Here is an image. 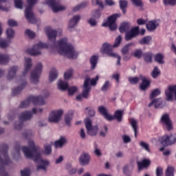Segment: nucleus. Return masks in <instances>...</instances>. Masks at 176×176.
I'll list each match as a JSON object with an SVG mask.
<instances>
[{"label": "nucleus", "instance_id": "32", "mask_svg": "<svg viewBox=\"0 0 176 176\" xmlns=\"http://www.w3.org/2000/svg\"><path fill=\"white\" fill-rule=\"evenodd\" d=\"M159 141L164 146H168V145H170L168 135H164V136L160 138Z\"/></svg>", "mask_w": 176, "mask_h": 176}, {"label": "nucleus", "instance_id": "37", "mask_svg": "<svg viewBox=\"0 0 176 176\" xmlns=\"http://www.w3.org/2000/svg\"><path fill=\"white\" fill-rule=\"evenodd\" d=\"M119 30L121 32H128L130 30V24L129 23H124L120 25Z\"/></svg>", "mask_w": 176, "mask_h": 176}, {"label": "nucleus", "instance_id": "22", "mask_svg": "<svg viewBox=\"0 0 176 176\" xmlns=\"http://www.w3.org/2000/svg\"><path fill=\"white\" fill-rule=\"evenodd\" d=\"M79 20H80V16L79 15H76L70 19L68 24V29L69 31H72V28H74L75 26L78 25Z\"/></svg>", "mask_w": 176, "mask_h": 176}, {"label": "nucleus", "instance_id": "63", "mask_svg": "<svg viewBox=\"0 0 176 176\" xmlns=\"http://www.w3.org/2000/svg\"><path fill=\"white\" fill-rule=\"evenodd\" d=\"M98 112H100V113L103 115V116H104L105 113H107V109H105V107H104V106L99 107L98 109Z\"/></svg>", "mask_w": 176, "mask_h": 176}, {"label": "nucleus", "instance_id": "58", "mask_svg": "<svg viewBox=\"0 0 176 176\" xmlns=\"http://www.w3.org/2000/svg\"><path fill=\"white\" fill-rule=\"evenodd\" d=\"M132 3L137 6L138 8H142V0H131Z\"/></svg>", "mask_w": 176, "mask_h": 176}, {"label": "nucleus", "instance_id": "27", "mask_svg": "<svg viewBox=\"0 0 176 176\" xmlns=\"http://www.w3.org/2000/svg\"><path fill=\"white\" fill-rule=\"evenodd\" d=\"M4 148H5V151H4V153H3V157H4V160H1L0 158V164L1 166H6L8 164H9L10 163V160H9V156H8V155L6 154V151L8 149V146L7 145H4Z\"/></svg>", "mask_w": 176, "mask_h": 176}, {"label": "nucleus", "instance_id": "49", "mask_svg": "<svg viewBox=\"0 0 176 176\" xmlns=\"http://www.w3.org/2000/svg\"><path fill=\"white\" fill-rule=\"evenodd\" d=\"M169 145H173L176 143V134L168 135Z\"/></svg>", "mask_w": 176, "mask_h": 176}, {"label": "nucleus", "instance_id": "14", "mask_svg": "<svg viewBox=\"0 0 176 176\" xmlns=\"http://www.w3.org/2000/svg\"><path fill=\"white\" fill-rule=\"evenodd\" d=\"M43 109H36V108H33L31 111H24L21 113L19 115V120L21 122H24V120H30V119L32 118V116L35 113H38V112H43Z\"/></svg>", "mask_w": 176, "mask_h": 176}, {"label": "nucleus", "instance_id": "38", "mask_svg": "<svg viewBox=\"0 0 176 176\" xmlns=\"http://www.w3.org/2000/svg\"><path fill=\"white\" fill-rule=\"evenodd\" d=\"M123 116V111L118 110L114 113V119H116L118 122H122V118Z\"/></svg>", "mask_w": 176, "mask_h": 176}, {"label": "nucleus", "instance_id": "10", "mask_svg": "<svg viewBox=\"0 0 176 176\" xmlns=\"http://www.w3.org/2000/svg\"><path fill=\"white\" fill-rule=\"evenodd\" d=\"M43 69V65L38 63L35 67V69L31 72L30 81L33 85H36L39 82V77L42 74V69Z\"/></svg>", "mask_w": 176, "mask_h": 176}, {"label": "nucleus", "instance_id": "57", "mask_svg": "<svg viewBox=\"0 0 176 176\" xmlns=\"http://www.w3.org/2000/svg\"><path fill=\"white\" fill-rule=\"evenodd\" d=\"M92 16L96 19H100L101 17V10H95L92 12Z\"/></svg>", "mask_w": 176, "mask_h": 176}, {"label": "nucleus", "instance_id": "45", "mask_svg": "<svg viewBox=\"0 0 176 176\" xmlns=\"http://www.w3.org/2000/svg\"><path fill=\"white\" fill-rule=\"evenodd\" d=\"M44 149V155H50L52 153V144H45Z\"/></svg>", "mask_w": 176, "mask_h": 176}, {"label": "nucleus", "instance_id": "26", "mask_svg": "<svg viewBox=\"0 0 176 176\" xmlns=\"http://www.w3.org/2000/svg\"><path fill=\"white\" fill-rule=\"evenodd\" d=\"M58 77V72L56 68H52L49 74V82H54Z\"/></svg>", "mask_w": 176, "mask_h": 176}, {"label": "nucleus", "instance_id": "11", "mask_svg": "<svg viewBox=\"0 0 176 176\" xmlns=\"http://www.w3.org/2000/svg\"><path fill=\"white\" fill-rule=\"evenodd\" d=\"M44 3L50 8L54 13L63 12L67 9V6L60 5L56 0H45Z\"/></svg>", "mask_w": 176, "mask_h": 176}, {"label": "nucleus", "instance_id": "15", "mask_svg": "<svg viewBox=\"0 0 176 176\" xmlns=\"http://www.w3.org/2000/svg\"><path fill=\"white\" fill-rule=\"evenodd\" d=\"M160 123L164 127L168 130V131H171L173 130V122L171 121V119H170V116L167 113H165L162 116Z\"/></svg>", "mask_w": 176, "mask_h": 176}, {"label": "nucleus", "instance_id": "52", "mask_svg": "<svg viewBox=\"0 0 176 176\" xmlns=\"http://www.w3.org/2000/svg\"><path fill=\"white\" fill-rule=\"evenodd\" d=\"M166 176H174V167L168 166L166 171Z\"/></svg>", "mask_w": 176, "mask_h": 176}, {"label": "nucleus", "instance_id": "24", "mask_svg": "<svg viewBox=\"0 0 176 176\" xmlns=\"http://www.w3.org/2000/svg\"><path fill=\"white\" fill-rule=\"evenodd\" d=\"M1 35H2V26L0 23V36H1ZM9 45H10V40H6V39L0 38L1 49H6V47H8V46H9Z\"/></svg>", "mask_w": 176, "mask_h": 176}, {"label": "nucleus", "instance_id": "25", "mask_svg": "<svg viewBox=\"0 0 176 176\" xmlns=\"http://www.w3.org/2000/svg\"><path fill=\"white\" fill-rule=\"evenodd\" d=\"M130 124L134 131L135 138H137V133L138 132V120H135V118L129 119Z\"/></svg>", "mask_w": 176, "mask_h": 176}, {"label": "nucleus", "instance_id": "61", "mask_svg": "<svg viewBox=\"0 0 176 176\" xmlns=\"http://www.w3.org/2000/svg\"><path fill=\"white\" fill-rule=\"evenodd\" d=\"M122 140L124 144H129V142H131V138L127 135H122Z\"/></svg>", "mask_w": 176, "mask_h": 176}, {"label": "nucleus", "instance_id": "50", "mask_svg": "<svg viewBox=\"0 0 176 176\" xmlns=\"http://www.w3.org/2000/svg\"><path fill=\"white\" fill-rule=\"evenodd\" d=\"M111 87V82L109 81H105L101 87L102 91H108V89Z\"/></svg>", "mask_w": 176, "mask_h": 176}, {"label": "nucleus", "instance_id": "13", "mask_svg": "<svg viewBox=\"0 0 176 176\" xmlns=\"http://www.w3.org/2000/svg\"><path fill=\"white\" fill-rule=\"evenodd\" d=\"M64 111L63 109L54 110L49 114L48 122L50 123H58L61 120Z\"/></svg>", "mask_w": 176, "mask_h": 176}, {"label": "nucleus", "instance_id": "2", "mask_svg": "<svg viewBox=\"0 0 176 176\" xmlns=\"http://www.w3.org/2000/svg\"><path fill=\"white\" fill-rule=\"evenodd\" d=\"M28 144L29 147L23 146L21 148L20 146H16L15 151L19 153L21 149L25 157L32 159L34 162L38 163L40 165L37 166V170H46V166H49V161L42 159L41 148L35 146L33 140H29Z\"/></svg>", "mask_w": 176, "mask_h": 176}, {"label": "nucleus", "instance_id": "36", "mask_svg": "<svg viewBox=\"0 0 176 176\" xmlns=\"http://www.w3.org/2000/svg\"><path fill=\"white\" fill-rule=\"evenodd\" d=\"M74 116L72 113H67L65 116V122L67 126H71V122L72 121V118Z\"/></svg>", "mask_w": 176, "mask_h": 176}, {"label": "nucleus", "instance_id": "43", "mask_svg": "<svg viewBox=\"0 0 176 176\" xmlns=\"http://www.w3.org/2000/svg\"><path fill=\"white\" fill-rule=\"evenodd\" d=\"M6 36H7L8 41H9V39H12V38H14V30H13V29H12V28L7 29Z\"/></svg>", "mask_w": 176, "mask_h": 176}, {"label": "nucleus", "instance_id": "59", "mask_svg": "<svg viewBox=\"0 0 176 176\" xmlns=\"http://www.w3.org/2000/svg\"><path fill=\"white\" fill-rule=\"evenodd\" d=\"M25 34L26 35H28V36H29V38H30L31 39L34 38V37L35 36V32H34L32 30H25Z\"/></svg>", "mask_w": 176, "mask_h": 176}, {"label": "nucleus", "instance_id": "3", "mask_svg": "<svg viewBox=\"0 0 176 176\" xmlns=\"http://www.w3.org/2000/svg\"><path fill=\"white\" fill-rule=\"evenodd\" d=\"M120 42H122V36H118L116 38V41L113 45H111L108 43H104L102 44V47L100 48V52L102 54H107L109 57H113L114 58H117V65H120V56L118 55V54L113 52V47H118L119 45H120Z\"/></svg>", "mask_w": 176, "mask_h": 176}, {"label": "nucleus", "instance_id": "33", "mask_svg": "<svg viewBox=\"0 0 176 176\" xmlns=\"http://www.w3.org/2000/svg\"><path fill=\"white\" fill-rule=\"evenodd\" d=\"M10 60L9 54H0V64H8Z\"/></svg>", "mask_w": 176, "mask_h": 176}, {"label": "nucleus", "instance_id": "29", "mask_svg": "<svg viewBox=\"0 0 176 176\" xmlns=\"http://www.w3.org/2000/svg\"><path fill=\"white\" fill-rule=\"evenodd\" d=\"M67 144V138L65 137L62 136L59 138L58 140L56 141L54 143L55 148H63V146Z\"/></svg>", "mask_w": 176, "mask_h": 176}, {"label": "nucleus", "instance_id": "30", "mask_svg": "<svg viewBox=\"0 0 176 176\" xmlns=\"http://www.w3.org/2000/svg\"><path fill=\"white\" fill-rule=\"evenodd\" d=\"M149 164H151V161L146 159L142 160V162H138V166L139 170H141L142 168H145L146 167L149 166Z\"/></svg>", "mask_w": 176, "mask_h": 176}, {"label": "nucleus", "instance_id": "5", "mask_svg": "<svg viewBox=\"0 0 176 176\" xmlns=\"http://www.w3.org/2000/svg\"><path fill=\"white\" fill-rule=\"evenodd\" d=\"M100 80V76H96L94 78H90L87 77L85 80L82 91L81 94H82L84 98L87 100L90 98V91H91V86H97V82Z\"/></svg>", "mask_w": 176, "mask_h": 176}, {"label": "nucleus", "instance_id": "21", "mask_svg": "<svg viewBox=\"0 0 176 176\" xmlns=\"http://www.w3.org/2000/svg\"><path fill=\"white\" fill-rule=\"evenodd\" d=\"M79 163L81 166H87L90 163V155L87 153H82L80 156Z\"/></svg>", "mask_w": 176, "mask_h": 176}, {"label": "nucleus", "instance_id": "39", "mask_svg": "<svg viewBox=\"0 0 176 176\" xmlns=\"http://www.w3.org/2000/svg\"><path fill=\"white\" fill-rule=\"evenodd\" d=\"M127 1L120 0V8L122 10L124 14H126V8H127Z\"/></svg>", "mask_w": 176, "mask_h": 176}, {"label": "nucleus", "instance_id": "54", "mask_svg": "<svg viewBox=\"0 0 176 176\" xmlns=\"http://www.w3.org/2000/svg\"><path fill=\"white\" fill-rule=\"evenodd\" d=\"M161 91L160 89H155L152 91L151 94V98H155V97H157V96H160Z\"/></svg>", "mask_w": 176, "mask_h": 176}, {"label": "nucleus", "instance_id": "53", "mask_svg": "<svg viewBox=\"0 0 176 176\" xmlns=\"http://www.w3.org/2000/svg\"><path fill=\"white\" fill-rule=\"evenodd\" d=\"M123 173L126 176H131V172L130 171V166L125 165L123 167Z\"/></svg>", "mask_w": 176, "mask_h": 176}, {"label": "nucleus", "instance_id": "34", "mask_svg": "<svg viewBox=\"0 0 176 176\" xmlns=\"http://www.w3.org/2000/svg\"><path fill=\"white\" fill-rule=\"evenodd\" d=\"M154 60L158 64H164V55L163 54H157L154 56Z\"/></svg>", "mask_w": 176, "mask_h": 176}, {"label": "nucleus", "instance_id": "23", "mask_svg": "<svg viewBox=\"0 0 176 176\" xmlns=\"http://www.w3.org/2000/svg\"><path fill=\"white\" fill-rule=\"evenodd\" d=\"M19 71L18 66H12L8 69V74L7 75V79L12 80L14 76H16V72Z\"/></svg>", "mask_w": 176, "mask_h": 176}, {"label": "nucleus", "instance_id": "19", "mask_svg": "<svg viewBox=\"0 0 176 176\" xmlns=\"http://www.w3.org/2000/svg\"><path fill=\"white\" fill-rule=\"evenodd\" d=\"M138 34H140V27L136 26L133 28L131 30L126 32L125 34V39L126 41H131V39H133V38H135Z\"/></svg>", "mask_w": 176, "mask_h": 176}, {"label": "nucleus", "instance_id": "60", "mask_svg": "<svg viewBox=\"0 0 176 176\" xmlns=\"http://www.w3.org/2000/svg\"><path fill=\"white\" fill-rule=\"evenodd\" d=\"M133 43H129L125 45L122 50V54H129V46H132Z\"/></svg>", "mask_w": 176, "mask_h": 176}, {"label": "nucleus", "instance_id": "56", "mask_svg": "<svg viewBox=\"0 0 176 176\" xmlns=\"http://www.w3.org/2000/svg\"><path fill=\"white\" fill-rule=\"evenodd\" d=\"M21 176H30L31 175V170L30 168H25L23 170H21Z\"/></svg>", "mask_w": 176, "mask_h": 176}, {"label": "nucleus", "instance_id": "17", "mask_svg": "<svg viewBox=\"0 0 176 176\" xmlns=\"http://www.w3.org/2000/svg\"><path fill=\"white\" fill-rule=\"evenodd\" d=\"M17 83L19 86L12 89L13 96H17V94H19L21 91H23V90L25 89V86H27V81L23 77L17 78Z\"/></svg>", "mask_w": 176, "mask_h": 176}, {"label": "nucleus", "instance_id": "35", "mask_svg": "<svg viewBox=\"0 0 176 176\" xmlns=\"http://www.w3.org/2000/svg\"><path fill=\"white\" fill-rule=\"evenodd\" d=\"M152 41V36H146L143 37L142 39L139 41V43L140 45H149L151 42Z\"/></svg>", "mask_w": 176, "mask_h": 176}, {"label": "nucleus", "instance_id": "20", "mask_svg": "<svg viewBox=\"0 0 176 176\" xmlns=\"http://www.w3.org/2000/svg\"><path fill=\"white\" fill-rule=\"evenodd\" d=\"M160 24V19H155L153 21H150L146 24V27L148 31L152 32L155 31L157 27H159Z\"/></svg>", "mask_w": 176, "mask_h": 176}, {"label": "nucleus", "instance_id": "16", "mask_svg": "<svg viewBox=\"0 0 176 176\" xmlns=\"http://www.w3.org/2000/svg\"><path fill=\"white\" fill-rule=\"evenodd\" d=\"M85 124L87 129V133L89 135H96L98 131V126H93L91 120L90 118H86L85 120Z\"/></svg>", "mask_w": 176, "mask_h": 176}, {"label": "nucleus", "instance_id": "7", "mask_svg": "<svg viewBox=\"0 0 176 176\" xmlns=\"http://www.w3.org/2000/svg\"><path fill=\"white\" fill-rule=\"evenodd\" d=\"M142 80V83L140 85L141 90H146L148 86L151 84V80L143 76H140V77H129L128 80L131 85H137L139 80Z\"/></svg>", "mask_w": 176, "mask_h": 176}, {"label": "nucleus", "instance_id": "55", "mask_svg": "<svg viewBox=\"0 0 176 176\" xmlns=\"http://www.w3.org/2000/svg\"><path fill=\"white\" fill-rule=\"evenodd\" d=\"M87 23L91 27H97V21L94 18L88 19Z\"/></svg>", "mask_w": 176, "mask_h": 176}, {"label": "nucleus", "instance_id": "9", "mask_svg": "<svg viewBox=\"0 0 176 176\" xmlns=\"http://www.w3.org/2000/svg\"><path fill=\"white\" fill-rule=\"evenodd\" d=\"M120 17V14H113L108 17L107 20L104 19L102 27H108L111 31H115L118 26L116 25V19Z\"/></svg>", "mask_w": 176, "mask_h": 176}, {"label": "nucleus", "instance_id": "6", "mask_svg": "<svg viewBox=\"0 0 176 176\" xmlns=\"http://www.w3.org/2000/svg\"><path fill=\"white\" fill-rule=\"evenodd\" d=\"M26 2L28 5L26 6L25 10V17L28 23L35 24L38 20L36 18H35L32 8H34V6L36 3V2H38V0H26Z\"/></svg>", "mask_w": 176, "mask_h": 176}, {"label": "nucleus", "instance_id": "42", "mask_svg": "<svg viewBox=\"0 0 176 176\" xmlns=\"http://www.w3.org/2000/svg\"><path fill=\"white\" fill-rule=\"evenodd\" d=\"M159 75H160V69H159V67L155 66L151 73V76L153 79H156Z\"/></svg>", "mask_w": 176, "mask_h": 176}, {"label": "nucleus", "instance_id": "64", "mask_svg": "<svg viewBox=\"0 0 176 176\" xmlns=\"http://www.w3.org/2000/svg\"><path fill=\"white\" fill-rule=\"evenodd\" d=\"M163 175V168L157 167L156 169V176Z\"/></svg>", "mask_w": 176, "mask_h": 176}, {"label": "nucleus", "instance_id": "12", "mask_svg": "<svg viewBox=\"0 0 176 176\" xmlns=\"http://www.w3.org/2000/svg\"><path fill=\"white\" fill-rule=\"evenodd\" d=\"M57 86L58 90H60L61 91H64V90H67V89L69 96H74V94L78 91V87L72 86L68 87V82L61 80H58Z\"/></svg>", "mask_w": 176, "mask_h": 176}, {"label": "nucleus", "instance_id": "40", "mask_svg": "<svg viewBox=\"0 0 176 176\" xmlns=\"http://www.w3.org/2000/svg\"><path fill=\"white\" fill-rule=\"evenodd\" d=\"M139 145L142 149H144L146 152L151 153V148H149V144L144 141H140Z\"/></svg>", "mask_w": 176, "mask_h": 176}, {"label": "nucleus", "instance_id": "41", "mask_svg": "<svg viewBox=\"0 0 176 176\" xmlns=\"http://www.w3.org/2000/svg\"><path fill=\"white\" fill-rule=\"evenodd\" d=\"M162 3L165 6H176V0H162Z\"/></svg>", "mask_w": 176, "mask_h": 176}, {"label": "nucleus", "instance_id": "31", "mask_svg": "<svg viewBox=\"0 0 176 176\" xmlns=\"http://www.w3.org/2000/svg\"><path fill=\"white\" fill-rule=\"evenodd\" d=\"M91 69H96L97 63H98V56L94 55L89 59Z\"/></svg>", "mask_w": 176, "mask_h": 176}, {"label": "nucleus", "instance_id": "62", "mask_svg": "<svg viewBox=\"0 0 176 176\" xmlns=\"http://www.w3.org/2000/svg\"><path fill=\"white\" fill-rule=\"evenodd\" d=\"M9 27H17V22L13 19H10L8 21Z\"/></svg>", "mask_w": 176, "mask_h": 176}, {"label": "nucleus", "instance_id": "4", "mask_svg": "<svg viewBox=\"0 0 176 176\" xmlns=\"http://www.w3.org/2000/svg\"><path fill=\"white\" fill-rule=\"evenodd\" d=\"M49 97V91L45 90L41 93V96H30L28 99L21 103V108H27L32 102L34 105H45V98Z\"/></svg>", "mask_w": 176, "mask_h": 176}, {"label": "nucleus", "instance_id": "46", "mask_svg": "<svg viewBox=\"0 0 176 176\" xmlns=\"http://www.w3.org/2000/svg\"><path fill=\"white\" fill-rule=\"evenodd\" d=\"M86 6H87V3H81L74 7L73 8V11L78 12V10H81V9H84V8H86Z\"/></svg>", "mask_w": 176, "mask_h": 176}, {"label": "nucleus", "instance_id": "1", "mask_svg": "<svg viewBox=\"0 0 176 176\" xmlns=\"http://www.w3.org/2000/svg\"><path fill=\"white\" fill-rule=\"evenodd\" d=\"M45 32L49 41L52 42V49L58 52L61 56H64V57H67L72 60L78 58L80 52L78 51L74 45L68 43L67 38H63L59 41L56 42V38L63 34L61 29L54 30L51 27H47L45 28Z\"/></svg>", "mask_w": 176, "mask_h": 176}, {"label": "nucleus", "instance_id": "48", "mask_svg": "<svg viewBox=\"0 0 176 176\" xmlns=\"http://www.w3.org/2000/svg\"><path fill=\"white\" fill-rule=\"evenodd\" d=\"M74 71L72 69H70L69 70H67L64 74V78L65 80H68V79H70L71 76H72Z\"/></svg>", "mask_w": 176, "mask_h": 176}, {"label": "nucleus", "instance_id": "44", "mask_svg": "<svg viewBox=\"0 0 176 176\" xmlns=\"http://www.w3.org/2000/svg\"><path fill=\"white\" fill-rule=\"evenodd\" d=\"M143 58L146 63H152V54L148 52L144 53Z\"/></svg>", "mask_w": 176, "mask_h": 176}, {"label": "nucleus", "instance_id": "18", "mask_svg": "<svg viewBox=\"0 0 176 176\" xmlns=\"http://www.w3.org/2000/svg\"><path fill=\"white\" fill-rule=\"evenodd\" d=\"M24 69L22 73L23 78L27 76L31 68H32V59L29 57H25L23 62Z\"/></svg>", "mask_w": 176, "mask_h": 176}, {"label": "nucleus", "instance_id": "51", "mask_svg": "<svg viewBox=\"0 0 176 176\" xmlns=\"http://www.w3.org/2000/svg\"><path fill=\"white\" fill-rule=\"evenodd\" d=\"M14 3L16 9H23V0H14Z\"/></svg>", "mask_w": 176, "mask_h": 176}, {"label": "nucleus", "instance_id": "28", "mask_svg": "<svg viewBox=\"0 0 176 176\" xmlns=\"http://www.w3.org/2000/svg\"><path fill=\"white\" fill-rule=\"evenodd\" d=\"M154 105L155 108H163V100L162 98L154 99L151 103H149L148 107H152Z\"/></svg>", "mask_w": 176, "mask_h": 176}, {"label": "nucleus", "instance_id": "8", "mask_svg": "<svg viewBox=\"0 0 176 176\" xmlns=\"http://www.w3.org/2000/svg\"><path fill=\"white\" fill-rule=\"evenodd\" d=\"M47 47H49V45L39 42L34 45L32 48L27 49L26 53L30 56H41L42 54V50L47 49Z\"/></svg>", "mask_w": 176, "mask_h": 176}, {"label": "nucleus", "instance_id": "47", "mask_svg": "<svg viewBox=\"0 0 176 176\" xmlns=\"http://www.w3.org/2000/svg\"><path fill=\"white\" fill-rule=\"evenodd\" d=\"M132 56L135 57V58H140L142 57V50L138 49L135 50L133 53Z\"/></svg>", "mask_w": 176, "mask_h": 176}]
</instances>
